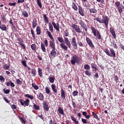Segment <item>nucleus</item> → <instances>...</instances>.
Here are the masks:
<instances>
[{
    "label": "nucleus",
    "mask_w": 124,
    "mask_h": 124,
    "mask_svg": "<svg viewBox=\"0 0 124 124\" xmlns=\"http://www.w3.org/2000/svg\"><path fill=\"white\" fill-rule=\"evenodd\" d=\"M78 24L81 28H82L83 30L85 31H82L79 26L77 24H72L71 27L75 30L76 32L78 33H81L83 35H86V33H88V27L87 25L81 20L79 21Z\"/></svg>",
    "instance_id": "1"
},
{
    "label": "nucleus",
    "mask_w": 124,
    "mask_h": 124,
    "mask_svg": "<svg viewBox=\"0 0 124 124\" xmlns=\"http://www.w3.org/2000/svg\"><path fill=\"white\" fill-rule=\"evenodd\" d=\"M102 18L103 19L101 20L100 18L97 17L95 18H94V20H96L98 22L100 23V24H104L106 28H108V25L109 22L108 17L107 16H103Z\"/></svg>",
    "instance_id": "2"
},
{
    "label": "nucleus",
    "mask_w": 124,
    "mask_h": 124,
    "mask_svg": "<svg viewBox=\"0 0 124 124\" xmlns=\"http://www.w3.org/2000/svg\"><path fill=\"white\" fill-rule=\"evenodd\" d=\"M46 33L47 34L51 40L49 41V47L51 49H56L55 40L50 31H47Z\"/></svg>",
    "instance_id": "3"
},
{
    "label": "nucleus",
    "mask_w": 124,
    "mask_h": 124,
    "mask_svg": "<svg viewBox=\"0 0 124 124\" xmlns=\"http://www.w3.org/2000/svg\"><path fill=\"white\" fill-rule=\"evenodd\" d=\"M70 62L73 65H75L76 63L80 64L81 63L80 57L78 55H74L72 56Z\"/></svg>",
    "instance_id": "4"
},
{
    "label": "nucleus",
    "mask_w": 124,
    "mask_h": 124,
    "mask_svg": "<svg viewBox=\"0 0 124 124\" xmlns=\"http://www.w3.org/2000/svg\"><path fill=\"white\" fill-rule=\"evenodd\" d=\"M90 29L92 31V33L93 34V35L95 37H96V38L100 40L102 38L101 35L99 32V31L95 29L93 26L90 27Z\"/></svg>",
    "instance_id": "5"
},
{
    "label": "nucleus",
    "mask_w": 124,
    "mask_h": 124,
    "mask_svg": "<svg viewBox=\"0 0 124 124\" xmlns=\"http://www.w3.org/2000/svg\"><path fill=\"white\" fill-rule=\"evenodd\" d=\"M57 40L60 43H61L60 44L61 47L62 49L64 50L65 51H67L68 50V46H66V45L64 44V43H63L64 42V41L63 40V38H62V36L57 37Z\"/></svg>",
    "instance_id": "6"
},
{
    "label": "nucleus",
    "mask_w": 124,
    "mask_h": 124,
    "mask_svg": "<svg viewBox=\"0 0 124 124\" xmlns=\"http://www.w3.org/2000/svg\"><path fill=\"white\" fill-rule=\"evenodd\" d=\"M48 46V41L46 39V40L44 41V44H43V43L41 42V49L43 52L46 53V47H47Z\"/></svg>",
    "instance_id": "7"
},
{
    "label": "nucleus",
    "mask_w": 124,
    "mask_h": 124,
    "mask_svg": "<svg viewBox=\"0 0 124 124\" xmlns=\"http://www.w3.org/2000/svg\"><path fill=\"white\" fill-rule=\"evenodd\" d=\"M71 43L72 44V46L73 48L75 50H77L78 47V44L76 41V38L75 37H74L72 38Z\"/></svg>",
    "instance_id": "8"
},
{
    "label": "nucleus",
    "mask_w": 124,
    "mask_h": 124,
    "mask_svg": "<svg viewBox=\"0 0 124 124\" xmlns=\"http://www.w3.org/2000/svg\"><path fill=\"white\" fill-rule=\"evenodd\" d=\"M57 54V51H56V48H52V50L50 52V56L49 57L50 59H54L56 57Z\"/></svg>",
    "instance_id": "9"
},
{
    "label": "nucleus",
    "mask_w": 124,
    "mask_h": 124,
    "mask_svg": "<svg viewBox=\"0 0 124 124\" xmlns=\"http://www.w3.org/2000/svg\"><path fill=\"white\" fill-rule=\"evenodd\" d=\"M86 42L87 43V44H88V46H90V47L92 48H94V46L92 42V41L91 40V39H90V38L86 37Z\"/></svg>",
    "instance_id": "10"
},
{
    "label": "nucleus",
    "mask_w": 124,
    "mask_h": 124,
    "mask_svg": "<svg viewBox=\"0 0 124 124\" xmlns=\"http://www.w3.org/2000/svg\"><path fill=\"white\" fill-rule=\"evenodd\" d=\"M64 40L65 42V43L66 44V45L70 48H71V44L70 41H69L68 38L67 37H64Z\"/></svg>",
    "instance_id": "11"
},
{
    "label": "nucleus",
    "mask_w": 124,
    "mask_h": 124,
    "mask_svg": "<svg viewBox=\"0 0 124 124\" xmlns=\"http://www.w3.org/2000/svg\"><path fill=\"white\" fill-rule=\"evenodd\" d=\"M52 24L54 28V29L58 31H60V25H59V22H58L57 23V24H56L55 23L54 21H52Z\"/></svg>",
    "instance_id": "12"
},
{
    "label": "nucleus",
    "mask_w": 124,
    "mask_h": 124,
    "mask_svg": "<svg viewBox=\"0 0 124 124\" xmlns=\"http://www.w3.org/2000/svg\"><path fill=\"white\" fill-rule=\"evenodd\" d=\"M78 13L81 16H84V10L81 6H78Z\"/></svg>",
    "instance_id": "13"
},
{
    "label": "nucleus",
    "mask_w": 124,
    "mask_h": 124,
    "mask_svg": "<svg viewBox=\"0 0 124 124\" xmlns=\"http://www.w3.org/2000/svg\"><path fill=\"white\" fill-rule=\"evenodd\" d=\"M109 51L111 52V53H110L109 57L116 58V52H115V50L113 48H110Z\"/></svg>",
    "instance_id": "14"
},
{
    "label": "nucleus",
    "mask_w": 124,
    "mask_h": 124,
    "mask_svg": "<svg viewBox=\"0 0 124 124\" xmlns=\"http://www.w3.org/2000/svg\"><path fill=\"white\" fill-rule=\"evenodd\" d=\"M61 98L63 99H65V91L63 90L62 88L61 90Z\"/></svg>",
    "instance_id": "15"
},
{
    "label": "nucleus",
    "mask_w": 124,
    "mask_h": 124,
    "mask_svg": "<svg viewBox=\"0 0 124 124\" xmlns=\"http://www.w3.org/2000/svg\"><path fill=\"white\" fill-rule=\"evenodd\" d=\"M57 112H59V114L62 115V116L65 115L64 111H63V109H62V108H61V107L58 108Z\"/></svg>",
    "instance_id": "16"
},
{
    "label": "nucleus",
    "mask_w": 124,
    "mask_h": 124,
    "mask_svg": "<svg viewBox=\"0 0 124 124\" xmlns=\"http://www.w3.org/2000/svg\"><path fill=\"white\" fill-rule=\"evenodd\" d=\"M109 30L111 34L114 37V39H116L117 38V35H116V33L115 32V30H114L113 28H110Z\"/></svg>",
    "instance_id": "17"
},
{
    "label": "nucleus",
    "mask_w": 124,
    "mask_h": 124,
    "mask_svg": "<svg viewBox=\"0 0 124 124\" xmlns=\"http://www.w3.org/2000/svg\"><path fill=\"white\" fill-rule=\"evenodd\" d=\"M38 24H37V21L36 18H34L32 22V28L34 29L35 27H37Z\"/></svg>",
    "instance_id": "18"
},
{
    "label": "nucleus",
    "mask_w": 124,
    "mask_h": 124,
    "mask_svg": "<svg viewBox=\"0 0 124 124\" xmlns=\"http://www.w3.org/2000/svg\"><path fill=\"white\" fill-rule=\"evenodd\" d=\"M117 8L120 14L123 13V9H124V6L123 5H120L119 7H118Z\"/></svg>",
    "instance_id": "19"
},
{
    "label": "nucleus",
    "mask_w": 124,
    "mask_h": 124,
    "mask_svg": "<svg viewBox=\"0 0 124 124\" xmlns=\"http://www.w3.org/2000/svg\"><path fill=\"white\" fill-rule=\"evenodd\" d=\"M82 114L85 117V118H86V119H89L91 117L90 115H87L88 113L86 111H82Z\"/></svg>",
    "instance_id": "20"
},
{
    "label": "nucleus",
    "mask_w": 124,
    "mask_h": 124,
    "mask_svg": "<svg viewBox=\"0 0 124 124\" xmlns=\"http://www.w3.org/2000/svg\"><path fill=\"white\" fill-rule=\"evenodd\" d=\"M43 107L45 110H46V111L49 110V108L48 107V105L47 104L46 102H44Z\"/></svg>",
    "instance_id": "21"
},
{
    "label": "nucleus",
    "mask_w": 124,
    "mask_h": 124,
    "mask_svg": "<svg viewBox=\"0 0 124 124\" xmlns=\"http://www.w3.org/2000/svg\"><path fill=\"white\" fill-rule=\"evenodd\" d=\"M7 86H11L12 87H14L16 86V85L14 84V83L12 82V81L9 80V82H7L6 83Z\"/></svg>",
    "instance_id": "22"
},
{
    "label": "nucleus",
    "mask_w": 124,
    "mask_h": 124,
    "mask_svg": "<svg viewBox=\"0 0 124 124\" xmlns=\"http://www.w3.org/2000/svg\"><path fill=\"white\" fill-rule=\"evenodd\" d=\"M44 20L46 24H49V19L48 17L46 16V14H44L43 15Z\"/></svg>",
    "instance_id": "23"
},
{
    "label": "nucleus",
    "mask_w": 124,
    "mask_h": 124,
    "mask_svg": "<svg viewBox=\"0 0 124 124\" xmlns=\"http://www.w3.org/2000/svg\"><path fill=\"white\" fill-rule=\"evenodd\" d=\"M51 88L54 93H57L58 91L56 89V86L55 84H52L51 85Z\"/></svg>",
    "instance_id": "24"
},
{
    "label": "nucleus",
    "mask_w": 124,
    "mask_h": 124,
    "mask_svg": "<svg viewBox=\"0 0 124 124\" xmlns=\"http://www.w3.org/2000/svg\"><path fill=\"white\" fill-rule=\"evenodd\" d=\"M31 49L32 51L36 52L37 49V46L34 44H32L31 45Z\"/></svg>",
    "instance_id": "25"
},
{
    "label": "nucleus",
    "mask_w": 124,
    "mask_h": 124,
    "mask_svg": "<svg viewBox=\"0 0 124 124\" xmlns=\"http://www.w3.org/2000/svg\"><path fill=\"white\" fill-rule=\"evenodd\" d=\"M36 34L39 35L41 34V30L39 26H37L36 28Z\"/></svg>",
    "instance_id": "26"
},
{
    "label": "nucleus",
    "mask_w": 124,
    "mask_h": 124,
    "mask_svg": "<svg viewBox=\"0 0 124 124\" xmlns=\"http://www.w3.org/2000/svg\"><path fill=\"white\" fill-rule=\"evenodd\" d=\"M33 108L36 110H39L40 109V106L35 103H33Z\"/></svg>",
    "instance_id": "27"
},
{
    "label": "nucleus",
    "mask_w": 124,
    "mask_h": 124,
    "mask_svg": "<svg viewBox=\"0 0 124 124\" xmlns=\"http://www.w3.org/2000/svg\"><path fill=\"white\" fill-rule=\"evenodd\" d=\"M38 99L41 101H42L44 99V96L42 93H39V95H38Z\"/></svg>",
    "instance_id": "28"
},
{
    "label": "nucleus",
    "mask_w": 124,
    "mask_h": 124,
    "mask_svg": "<svg viewBox=\"0 0 124 124\" xmlns=\"http://www.w3.org/2000/svg\"><path fill=\"white\" fill-rule=\"evenodd\" d=\"M72 8L76 11L78 10V7L76 5V3L74 2H72Z\"/></svg>",
    "instance_id": "29"
},
{
    "label": "nucleus",
    "mask_w": 124,
    "mask_h": 124,
    "mask_svg": "<svg viewBox=\"0 0 124 124\" xmlns=\"http://www.w3.org/2000/svg\"><path fill=\"white\" fill-rule=\"evenodd\" d=\"M89 12H90V13H92V14H96L97 10L95 8H90L89 9Z\"/></svg>",
    "instance_id": "30"
},
{
    "label": "nucleus",
    "mask_w": 124,
    "mask_h": 124,
    "mask_svg": "<svg viewBox=\"0 0 124 124\" xmlns=\"http://www.w3.org/2000/svg\"><path fill=\"white\" fill-rule=\"evenodd\" d=\"M38 73L39 74V76H40V77L42 78L43 76V72L42 69H41L40 68H38Z\"/></svg>",
    "instance_id": "31"
},
{
    "label": "nucleus",
    "mask_w": 124,
    "mask_h": 124,
    "mask_svg": "<svg viewBox=\"0 0 124 124\" xmlns=\"http://www.w3.org/2000/svg\"><path fill=\"white\" fill-rule=\"evenodd\" d=\"M22 15L24 17H29V15L28 12L26 11H23L22 12Z\"/></svg>",
    "instance_id": "32"
},
{
    "label": "nucleus",
    "mask_w": 124,
    "mask_h": 124,
    "mask_svg": "<svg viewBox=\"0 0 124 124\" xmlns=\"http://www.w3.org/2000/svg\"><path fill=\"white\" fill-rule=\"evenodd\" d=\"M71 119L72 120V121L74 122L75 124H79V122L77 120V119L75 118V117L74 116H71Z\"/></svg>",
    "instance_id": "33"
},
{
    "label": "nucleus",
    "mask_w": 124,
    "mask_h": 124,
    "mask_svg": "<svg viewBox=\"0 0 124 124\" xmlns=\"http://www.w3.org/2000/svg\"><path fill=\"white\" fill-rule=\"evenodd\" d=\"M36 71L35 69L31 68V74H32L33 77H35L36 76Z\"/></svg>",
    "instance_id": "34"
},
{
    "label": "nucleus",
    "mask_w": 124,
    "mask_h": 124,
    "mask_svg": "<svg viewBox=\"0 0 124 124\" xmlns=\"http://www.w3.org/2000/svg\"><path fill=\"white\" fill-rule=\"evenodd\" d=\"M24 96L25 97H27V98L30 99L31 100H33L34 99V96L31 95L29 94H25Z\"/></svg>",
    "instance_id": "35"
},
{
    "label": "nucleus",
    "mask_w": 124,
    "mask_h": 124,
    "mask_svg": "<svg viewBox=\"0 0 124 124\" xmlns=\"http://www.w3.org/2000/svg\"><path fill=\"white\" fill-rule=\"evenodd\" d=\"M30 101L29 99H27L25 101H24V105L26 107H28L30 105Z\"/></svg>",
    "instance_id": "36"
},
{
    "label": "nucleus",
    "mask_w": 124,
    "mask_h": 124,
    "mask_svg": "<svg viewBox=\"0 0 124 124\" xmlns=\"http://www.w3.org/2000/svg\"><path fill=\"white\" fill-rule=\"evenodd\" d=\"M0 29L1 30L4 31H6L7 30L6 26L3 24H1V25H0Z\"/></svg>",
    "instance_id": "37"
},
{
    "label": "nucleus",
    "mask_w": 124,
    "mask_h": 124,
    "mask_svg": "<svg viewBox=\"0 0 124 124\" xmlns=\"http://www.w3.org/2000/svg\"><path fill=\"white\" fill-rule=\"evenodd\" d=\"M48 27H49V31H50L51 32H53L54 29H53V27L52 26V24H51V23H49Z\"/></svg>",
    "instance_id": "38"
},
{
    "label": "nucleus",
    "mask_w": 124,
    "mask_h": 124,
    "mask_svg": "<svg viewBox=\"0 0 124 124\" xmlns=\"http://www.w3.org/2000/svg\"><path fill=\"white\" fill-rule=\"evenodd\" d=\"M84 69L87 70H90V66L88 64H85L84 65Z\"/></svg>",
    "instance_id": "39"
},
{
    "label": "nucleus",
    "mask_w": 124,
    "mask_h": 124,
    "mask_svg": "<svg viewBox=\"0 0 124 124\" xmlns=\"http://www.w3.org/2000/svg\"><path fill=\"white\" fill-rule=\"evenodd\" d=\"M37 4H38V6H39V7L42 9V5L41 3V0H37Z\"/></svg>",
    "instance_id": "40"
},
{
    "label": "nucleus",
    "mask_w": 124,
    "mask_h": 124,
    "mask_svg": "<svg viewBox=\"0 0 124 124\" xmlns=\"http://www.w3.org/2000/svg\"><path fill=\"white\" fill-rule=\"evenodd\" d=\"M85 74L89 77H90L92 75V73L90 71V70H86L85 71Z\"/></svg>",
    "instance_id": "41"
},
{
    "label": "nucleus",
    "mask_w": 124,
    "mask_h": 124,
    "mask_svg": "<svg viewBox=\"0 0 124 124\" xmlns=\"http://www.w3.org/2000/svg\"><path fill=\"white\" fill-rule=\"evenodd\" d=\"M55 77H50L49 78V81L50 83H53L55 81Z\"/></svg>",
    "instance_id": "42"
},
{
    "label": "nucleus",
    "mask_w": 124,
    "mask_h": 124,
    "mask_svg": "<svg viewBox=\"0 0 124 124\" xmlns=\"http://www.w3.org/2000/svg\"><path fill=\"white\" fill-rule=\"evenodd\" d=\"M19 119L20 120L22 124H26V122L24 119L23 117L20 116V117H19Z\"/></svg>",
    "instance_id": "43"
},
{
    "label": "nucleus",
    "mask_w": 124,
    "mask_h": 124,
    "mask_svg": "<svg viewBox=\"0 0 124 124\" xmlns=\"http://www.w3.org/2000/svg\"><path fill=\"white\" fill-rule=\"evenodd\" d=\"M31 34L32 35V37L34 39H36V36H35V34L34 33V31L32 29H31Z\"/></svg>",
    "instance_id": "44"
},
{
    "label": "nucleus",
    "mask_w": 124,
    "mask_h": 124,
    "mask_svg": "<svg viewBox=\"0 0 124 124\" xmlns=\"http://www.w3.org/2000/svg\"><path fill=\"white\" fill-rule=\"evenodd\" d=\"M32 87L34 89L37 90L39 89V87L38 85H36V84H34L33 83H32L31 84Z\"/></svg>",
    "instance_id": "45"
},
{
    "label": "nucleus",
    "mask_w": 124,
    "mask_h": 124,
    "mask_svg": "<svg viewBox=\"0 0 124 124\" xmlns=\"http://www.w3.org/2000/svg\"><path fill=\"white\" fill-rule=\"evenodd\" d=\"M104 51L106 53V54L108 56H110V51L109 50H108V49H107V48H105L104 49Z\"/></svg>",
    "instance_id": "46"
},
{
    "label": "nucleus",
    "mask_w": 124,
    "mask_h": 124,
    "mask_svg": "<svg viewBox=\"0 0 124 124\" xmlns=\"http://www.w3.org/2000/svg\"><path fill=\"white\" fill-rule=\"evenodd\" d=\"M64 35L66 37H68L70 35L69 31L68 30H65Z\"/></svg>",
    "instance_id": "47"
},
{
    "label": "nucleus",
    "mask_w": 124,
    "mask_h": 124,
    "mask_svg": "<svg viewBox=\"0 0 124 124\" xmlns=\"http://www.w3.org/2000/svg\"><path fill=\"white\" fill-rule=\"evenodd\" d=\"M3 68L5 70H8L10 68V66L7 65V64H5L3 65Z\"/></svg>",
    "instance_id": "48"
},
{
    "label": "nucleus",
    "mask_w": 124,
    "mask_h": 124,
    "mask_svg": "<svg viewBox=\"0 0 124 124\" xmlns=\"http://www.w3.org/2000/svg\"><path fill=\"white\" fill-rule=\"evenodd\" d=\"M19 45L20 46V47L22 48L23 49L26 50V46L23 43L20 44Z\"/></svg>",
    "instance_id": "49"
},
{
    "label": "nucleus",
    "mask_w": 124,
    "mask_h": 124,
    "mask_svg": "<svg viewBox=\"0 0 124 124\" xmlns=\"http://www.w3.org/2000/svg\"><path fill=\"white\" fill-rule=\"evenodd\" d=\"M92 113H93V116L94 117V118L96 119H97V120H99V118L98 117V115L96 113H95L93 111L92 112Z\"/></svg>",
    "instance_id": "50"
},
{
    "label": "nucleus",
    "mask_w": 124,
    "mask_h": 124,
    "mask_svg": "<svg viewBox=\"0 0 124 124\" xmlns=\"http://www.w3.org/2000/svg\"><path fill=\"white\" fill-rule=\"evenodd\" d=\"M45 90L47 94H50L51 95L52 94L51 93H50V91L48 87H46Z\"/></svg>",
    "instance_id": "51"
},
{
    "label": "nucleus",
    "mask_w": 124,
    "mask_h": 124,
    "mask_svg": "<svg viewBox=\"0 0 124 124\" xmlns=\"http://www.w3.org/2000/svg\"><path fill=\"white\" fill-rule=\"evenodd\" d=\"M8 5H9V6H10L15 7L16 6V2H14L13 3L9 2L8 3Z\"/></svg>",
    "instance_id": "52"
},
{
    "label": "nucleus",
    "mask_w": 124,
    "mask_h": 124,
    "mask_svg": "<svg viewBox=\"0 0 124 124\" xmlns=\"http://www.w3.org/2000/svg\"><path fill=\"white\" fill-rule=\"evenodd\" d=\"M17 41L18 42L19 44H21L24 43L23 39L21 37H19L17 39Z\"/></svg>",
    "instance_id": "53"
},
{
    "label": "nucleus",
    "mask_w": 124,
    "mask_h": 124,
    "mask_svg": "<svg viewBox=\"0 0 124 124\" xmlns=\"http://www.w3.org/2000/svg\"><path fill=\"white\" fill-rule=\"evenodd\" d=\"M114 78L115 82L116 83H118V82H119V77L117 75L114 76Z\"/></svg>",
    "instance_id": "54"
},
{
    "label": "nucleus",
    "mask_w": 124,
    "mask_h": 124,
    "mask_svg": "<svg viewBox=\"0 0 124 124\" xmlns=\"http://www.w3.org/2000/svg\"><path fill=\"white\" fill-rule=\"evenodd\" d=\"M21 63L23 66H24V67H27V64L26 61L25 60L22 61Z\"/></svg>",
    "instance_id": "55"
},
{
    "label": "nucleus",
    "mask_w": 124,
    "mask_h": 124,
    "mask_svg": "<svg viewBox=\"0 0 124 124\" xmlns=\"http://www.w3.org/2000/svg\"><path fill=\"white\" fill-rule=\"evenodd\" d=\"M115 4L116 5V7L118 8L121 6V2H119V1H117V2H115Z\"/></svg>",
    "instance_id": "56"
},
{
    "label": "nucleus",
    "mask_w": 124,
    "mask_h": 124,
    "mask_svg": "<svg viewBox=\"0 0 124 124\" xmlns=\"http://www.w3.org/2000/svg\"><path fill=\"white\" fill-rule=\"evenodd\" d=\"M73 96L74 97H75L76 96H77V95H78V91H74L73 92Z\"/></svg>",
    "instance_id": "57"
},
{
    "label": "nucleus",
    "mask_w": 124,
    "mask_h": 124,
    "mask_svg": "<svg viewBox=\"0 0 124 124\" xmlns=\"http://www.w3.org/2000/svg\"><path fill=\"white\" fill-rule=\"evenodd\" d=\"M38 116H39V118H40L42 120H44L43 115L41 112H40L39 113V114H38Z\"/></svg>",
    "instance_id": "58"
},
{
    "label": "nucleus",
    "mask_w": 124,
    "mask_h": 124,
    "mask_svg": "<svg viewBox=\"0 0 124 124\" xmlns=\"http://www.w3.org/2000/svg\"><path fill=\"white\" fill-rule=\"evenodd\" d=\"M9 23L11 24V26L13 27L14 28H16V26H14V24H13V22H12V19L10 18V21H9Z\"/></svg>",
    "instance_id": "59"
},
{
    "label": "nucleus",
    "mask_w": 124,
    "mask_h": 124,
    "mask_svg": "<svg viewBox=\"0 0 124 124\" xmlns=\"http://www.w3.org/2000/svg\"><path fill=\"white\" fill-rule=\"evenodd\" d=\"M85 55L86 56V58L88 60H90V55L88 52H85Z\"/></svg>",
    "instance_id": "60"
},
{
    "label": "nucleus",
    "mask_w": 124,
    "mask_h": 124,
    "mask_svg": "<svg viewBox=\"0 0 124 124\" xmlns=\"http://www.w3.org/2000/svg\"><path fill=\"white\" fill-rule=\"evenodd\" d=\"M16 81L17 84H18V85H21L22 84V81H21L19 79H16Z\"/></svg>",
    "instance_id": "61"
},
{
    "label": "nucleus",
    "mask_w": 124,
    "mask_h": 124,
    "mask_svg": "<svg viewBox=\"0 0 124 124\" xmlns=\"http://www.w3.org/2000/svg\"><path fill=\"white\" fill-rule=\"evenodd\" d=\"M81 122L83 124H88L87 119L81 118Z\"/></svg>",
    "instance_id": "62"
},
{
    "label": "nucleus",
    "mask_w": 124,
    "mask_h": 124,
    "mask_svg": "<svg viewBox=\"0 0 124 124\" xmlns=\"http://www.w3.org/2000/svg\"><path fill=\"white\" fill-rule=\"evenodd\" d=\"M91 65H92V68L93 69H94L95 68L97 67V65L95 63V62L94 63H92Z\"/></svg>",
    "instance_id": "63"
},
{
    "label": "nucleus",
    "mask_w": 124,
    "mask_h": 124,
    "mask_svg": "<svg viewBox=\"0 0 124 124\" xmlns=\"http://www.w3.org/2000/svg\"><path fill=\"white\" fill-rule=\"evenodd\" d=\"M3 92L5 94H8L9 93H10V90H5V89H4L3 90Z\"/></svg>",
    "instance_id": "64"
}]
</instances>
